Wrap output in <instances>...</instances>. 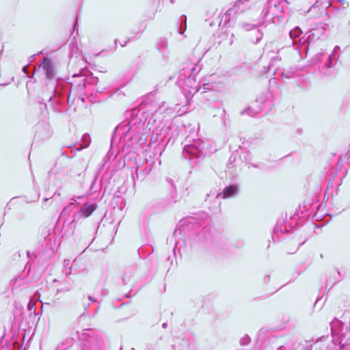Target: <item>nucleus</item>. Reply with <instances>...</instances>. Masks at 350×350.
I'll use <instances>...</instances> for the list:
<instances>
[{"mask_svg": "<svg viewBox=\"0 0 350 350\" xmlns=\"http://www.w3.org/2000/svg\"><path fill=\"white\" fill-rule=\"evenodd\" d=\"M101 187L103 188V196L107 192V185H105L104 183L101 182Z\"/></svg>", "mask_w": 350, "mask_h": 350, "instance_id": "obj_38", "label": "nucleus"}, {"mask_svg": "<svg viewBox=\"0 0 350 350\" xmlns=\"http://www.w3.org/2000/svg\"><path fill=\"white\" fill-rule=\"evenodd\" d=\"M97 204L94 202L84 204L77 213L74 215V220L90 217L96 209Z\"/></svg>", "mask_w": 350, "mask_h": 350, "instance_id": "obj_9", "label": "nucleus"}, {"mask_svg": "<svg viewBox=\"0 0 350 350\" xmlns=\"http://www.w3.org/2000/svg\"><path fill=\"white\" fill-rule=\"evenodd\" d=\"M27 67V66L26 65V66H24L22 68L23 72L25 73L26 72Z\"/></svg>", "mask_w": 350, "mask_h": 350, "instance_id": "obj_53", "label": "nucleus"}, {"mask_svg": "<svg viewBox=\"0 0 350 350\" xmlns=\"http://www.w3.org/2000/svg\"><path fill=\"white\" fill-rule=\"evenodd\" d=\"M327 27L328 24L320 22L314 25L310 31L303 34L302 29L299 26H296L289 31V37L292 40V44L297 46V49H299L300 46L309 42L310 40H312L316 38H319Z\"/></svg>", "mask_w": 350, "mask_h": 350, "instance_id": "obj_4", "label": "nucleus"}, {"mask_svg": "<svg viewBox=\"0 0 350 350\" xmlns=\"http://www.w3.org/2000/svg\"><path fill=\"white\" fill-rule=\"evenodd\" d=\"M89 70L80 68L78 73L72 75L69 83H59L53 90V94L49 98V103L54 112L65 114L74 104L70 100L72 90L81 92L86 87V73Z\"/></svg>", "mask_w": 350, "mask_h": 350, "instance_id": "obj_1", "label": "nucleus"}, {"mask_svg": "<svg viewBox=\"0 0 350 350\" xmlns=\"http://www.w3.org/2000/svg\"><path fill=\"white\" fill-rule=\"evenodd\" d=\"M88 299H89L90 301H92V302H95V301H96V299L94 297H92V296H91V295H89V296L88 297Z\"/></svg>", "mask_w": 350, "mask_h": 350, "instance_id": "obj_44", "label": "nucleus"}, {"mask_svg": "<svg viewBox=\"0 0 350 350\" xmlns=\"http://www.w3.org/2000/svg\"><path fill=\"white\" fill-rule=\"evenodd\" d=\"M66 208H64V210L62 211V214H63L66 211Z\"/></svg>", "mask_w": 350, "mask_h": 350, "instance_id": "obj_61", "label": "nucleus"}, {"mask_svg": "<svg viewBox=\"0 0 350 350\" xmlns=\"http://www.w3.org/2000/svg\"><path fill=\"white\" fill-rule=\"evenodd\" d=\"M167 327V323L165 322L162 324V327L165 329Z\"/></svg>", "mask_w": 350, "mask_h": 350, "instance_id": "obj_51", "label": "nucleus"}, {"mask_svg": "<svg viewBox=\"0 0 350 350\" xmlns=\"http://www.w3.org/2000/svg\"><path fill=\"white\" fill-rule=\"evenodd\" d=\"M40 110H42L43 109H46L47 105L45 103H40Z\"/></svg>", "mask_w": 350, "mask_h": 350, "instance_id": "obj_41", "label": "nucleus"}, {"mask_svg": "<svg viewBox=\"0 0 350 350\" xmlns=\"http://www.w3.org/2000/svg\"><path fill=\"white\" fill-rule=\"evenodd\" d=\"M91 143L90 136L85 133L81 137V142L78 148L75 149L76 151H80L85 148H88Z\"/></svg>", "mask_w": 350, "mask_h": 350, "instance_id": "obj_25", "label": "nucleus"}, {"mask_svg": "<svg viewBox=\"0 0 350 350\" xmlns=\"http://www.w3.org/2000/svg\"><path fill=\"white\" fill-rule=\"evenodd\" d=\"M185 83H186L187 85H189L191 88L197 91L198 85L196 84V83L195 78L191 75V74L190 75V76L188 77Z\"/></svg>", "mask_w": 350, "mask_h": 350, "instance_id": "obj_27", "label": "nucleus"}, {"mask_svg": "<svg viewBox=\"0 0 350 350\" xmlns=\"http://www.w3.org/2000/svg\"><path fill=\"white\" fill-rule=\"evenodd\" d=\"M177 31L180 34H183L187 29V16L185 14L181 15L176 23Z\"/></svg>", "mask_w": 350, "mask_h": 350, "instance_id": "obj_23", "label": "nucleus"}, {"mask_svg": "<svg viewBox=\"0 0 350 350\" xmlns=\"http://www.w3.org/2000/svg\"><path fill=\"white\" fill-rule=\"evenodd\" d=\"M144 126V113L141 112L140 109L134 108L129 112L126 120L116 127L113 135L117 132L118 135L127 137L129 139H132L134 137H139V139L142 140L146 134ZM113 135H112L111 144L113 142Z\"/></svg>", "mask_w": 350, "mask_h": 350, "instance_id": "obj_2", "label": "nucleus"}, {"mask_svg": "<svg viewBox=\"0 0 350 350\" xmlns=\"http://www.w3.org/2000/svg\"><path fill=\"white\" fill-rule=\"evenodd\" d=\"M156 48L159 52L162 55L163 59L167 62L169 59V51L167 49V41L166 38H160L156 43Z\"/></svg>", "mask_w": 350, "mask_h": 350, "instance_id": "obj_13", "label": "nucleus"}, {"mask_svg": "<svg viewBox=\"0 0 350 350\" xmlns=\"http://www.w3.org/2000/svg\"><path fill=\"white\" fill-rule=\"evenodd\" d=\"M175 344L172 345V350H188L190 346L189 340L177 337Z\"/></svg>", "mask_w": 350, "mask_h": 350, "instance_id": "obj_18", "label": "nucleus"}, {"mask_svg": "<svg viewBox=\"0 0 350 350\" xmlns=\"http://www.w3.org/2000/svg\"><path fill=\"white\" fill-rule=\"evenodd\" d=\"M33 307H34L33 304H31V303H29V304H28V310H29L31 311L33 308Z\"/></svg>", "mask_w": 350, "mask_h": 350, "instance_id": "obj_47", "label": "nucleus"}, {"mask_svg": "<svg viewBox=\"0 0 350 350\" xmlns=\"http://www.w3.org/2000/svg\"><path fill=\"white\" fill-rule=\"evenodd\" d=\"M56 194H57L58 196H59V193L55 192V193H54V195H56Z\"/></svg>", "mask_w": 350, "mask_h": 350, "instance_id": "obj_64", "label": "nucleus"}, {"mask_svg": "<svg viewBox=\"0 0 350 350\" xmlns=\"http://www.w3.org/2000/svg\"><path fill=\"white\" fill-rule=\"evenodd\" d=\"M270 279H271L270 275H265V277L263 278L264 283L267 284L270 281Z\"/></svg>", "mask_w": 350, "mask_h": 350, "instance_id": "obj_37", "label": "nucleus"}, {"mask_svg": "<svg viewBox=\"0 0 350 350\" xmlns=\"http://www.w3.org/2000/svg\"><path fill=\"white\" fill-rule=\"evenodd\" d=\"M49 199H50V198H45L44 199V202H47Z\"/></svg>", "mask_w": 350, "mask_h": 350, "instance_id": "obj_59", "label": "nucleus"}, {"mask_svg": "<svg viewBox=\"0 0 350 350\" xmlns=\"http://www.w3.org/2000/svg\"><path fill=\"white\" fill-rule=\"evenodd\" d=\"M250 341H251L250 337L247 334H246L240 339L239 343L241 345L243 346V345H248L250 342Z\"/></svg>", "mask_w": 350, "mask_h": 350, "instance_id": "obj_31", "label": "nucleus"}, {"mask_svg": "<svg viewBox=\"0 0 350 350\" xmlns=\"http://www.w3.org/2000/svg\"><path fill=\"white\" fill-rule=\"evenodd\" d=\"M195 70V68L193 66L192 68L191 69V71H194Z\"/></svg>", "mask_w": 350, "mask_h": 350, "instance_id": "obj_62", "label": "nucleus"}, {"mask_svg": "<svg viewBox=\"0 0 350 350\" xmlns=\"http://www.w3.org/2000/svg\"><path fill=\"white\" fill-rule=\"evenodd\" d=\"M348 162H349V163L350 164V154H349V157H348Z\"/></svg>", "mask_w": 350, "mask_h": 350, "instance_id": "obj_60", "label": "nucleus"}, {"mask_svg": "<svg viewBox=\"0 0 350 350\" xmlns=\"http://www.w3.org/2000/svg\"><path fill=\"white\" fill-rule=\"evenodd\" d=\"M276 350H294V349L290 345L286 344L285 345H279L277 347Z\"/></svg>", "mask_w": 350, "mask_h": 350, "instance_id": "obj_33", "label": "nucleus"}, {"mask_svg": "<svg viewBox=\"0 0 350 350\" xmlns=\"http://www.w3.org/2000/svg\"><path fill=\"white\" fill-rule=\"evenodd\" d=\"M301 69L297 67H290L288 69H285L282 71L281 76L285 79H292L294 77H298L302 75L301 73Z\"/></svg>", "mask_w": 350, "mask_h": 350, "instance_id": "obj_16", "label": "nucleus"}, {"mask_svg": "<svg viewBox=\"0 0 350 350\" xmlns=\"http://www.w3.org/2000/svg\"><path fill=\"white\" fill-rule=\"evenodd\" d=\"M312 345H308L306 347V350H310L312 349Z\"/></svg>", "mask_w": 350, "mask_h": 350, "instance_id": "obj_52", "label": "nucleus"}, {"mask_svg": "<svg viewBox=\"0 0 350 350\" xmlns=\"http://www.w3.org/2000/svg\"><path fill=\"white\" fill-rule=\"evenodd\" d=\"M340 50V47L338 46H336L334 48V50L332 51V53H333L334 55L337 53L338 51Z\"/></svg>", "mask_w": 350, "mask_h": 350, "instance_id": "obj_43", "label": "nucleus"}, {"mask_svg": "<svg viewBox=\"0 0 350 350\" xmlns=\"http://www.w3.org/2000/svg\"><path fill=\"white\" fill-rule=\"evenodd\" d=\"M75 202H76V200H74V202H70L69 205H70V206L73 205V204H75Z\"/></svg>", "mask_w": 350, "mask_h": 350, "instance_id": "obj_58", "label": "nucleus"}, {"mask_svg": "<svg viewBox=\"0 0 350 350\" xmlns=\"http://www.w3.org/2000/svg\"><path fill=\"white\" fill-rule=\"evenodd\" d=\"M118 193H119V191H116L114 193L113 198L110 202L111 206L114 209L122 210L126 205V202L120 195H118Z\"/></svg>", "mask_w": 350, "mask_h": 350, "instance_id": "obj_17", "label": "nucleus"}, {"mask_svg": "<svg viewBox=\"0 0 350 350\" xmlns=\"http://www.w3.org/2000/svg\"><path fill=\"white\" fill-rule=\"evenodd\" d=\"M96 178H94V179L92 180V183H91V185L90 187V194H92L94 193L96 191H94V185L96 184Z\"/></svg>", "mask_w": 350, "mask_h": 350, "instance_id": "obj_35", "label": "nucleus"}, {"mask_svg": "<svg viewBox=\"0 0 350 350\" xmlns=\"http://www.w3.org/2000/svg\"><path fill=\"white\" fill-rule=\"evenodd\" d=\"M70 273H71V267L69 268V271L66 272V274L69 275V274H70Z\"/></svg>", "mask_w": 350, "mask_h": 350, "instance_id": "obj_57", "label": "nucleus"}, {"mask_svg": "<svg viewBox=\"0 0 350 350\" xmlns=\"http://www.w3.org/2000/svg\"><path fill=\"white\" fill-rule=\"evenodd\" d=\"M240 26L246 31H251V32L254 30V28H257L256 25H252L250 23H243L240 24Z\"/></svg>", "mask_w": 350, "mask_h": 350, "instance_id": "obj_30", "label": "nucleus"}, {"mask_svg": "<svg viewBox=\"0 0 350 350\" xmlns=\"http://www.w3.org/2000/svg\"><path fill=\"white\" fill-rule=\"evenodd\" d=\"M77 338L82 341V350H101L104 342L102 338L98 336L93 329H87L81 334L76 332Z\"/></svg>", "mask_w": 350, "mask_h": 350, "instance_id": "obj_5", "label": "nucleus"}, {"mask_svg": "<svg viewBox=\"0 0 350 350\" xmlns=\"http://www.w3.org/2000/svg\"><path fill=\"white\" fill-rule=\"evenodd\" d=\"M129 39L127 41H125V42H124V44H120V45H121L122 46H126V44H127V42H128V41H129Z\"/></svg>", "mask_w": 350, "mask_h": 350, "instance_id": "obj_56", "label": "nucleus"}, {"mask_svg": "<svg viewBox=\"0 0 350 350\" xmlns=\"http://www.w3.org/2000/svg\"><path fill=\"white\" fill-rule=\"evenodd\" d=\"M323 55L324 53L322 52L316 54L312 59L313 63L315 64L317 62H321Z\"/></svg>", "mask_w": 350, "mask_h": 350, "instance_id": "obj_32", "label": "nucleus"}, {"mask_svg": "<svg viewBox=\"0 0 350 350\" xmlns=\"http://www.w3.org/2000/svg\"><path fill=\"white\" fill-rule=\"evenodd\" d=\"M330 284H332V286L334 284V282H332V280H331V278H329L327 282H326V286H327L328 285H329Z\"/></svg>", "mask_w": 350, "mask_h": 350, "instance_id": "obj_45", "label": "nucleus"}, {"mask_svg": "<svg viewBox=\"0 0 350 350\" xmlns=\"http://www.w3.org/2000/svg\"><path fill=\"white\" fill-rule=\"evenodd\" d=\"M147 350H156V347L154 345L148 344L146 346Z\"/></svg>", "mask_w": 350, "mask_h": 350, "instance_id": "obj_39", "label": "nucleus"}, {"mask_svg": "<svg viewBox=\"0 0 350 350\" xmlns=\"http://www.w3.org/2000/svg\"><path fill=\"white\" fill-rule=\"evenodd\" d=\"M288 230L287 229L286 225L284 224V221L283 219H279L277 220V222L273 229L272 233V239H273V236L276 235L279 233L284 234L287 232Z\"/></svg>", "mask_w": 350, "mask_h": 350, "instance_id": "obj_20", "label": "nucleus"}, {"mask_svg": "<svg viewBox=\"0 0 350 350\" xmlns=\"http://www.w3.org/2000/svg\"><path fill=\"white\" fill-rule=\"evenodd\" d=\"M325 340H329V338L328 336H322L321 338H319L317 340V342H318V341H325Z\"/></svg>", "mask_w": 350, "mask_h": 350, "instance_id": "obj_40", "label": "nucleus"}, {"mask_svg": "<svg viewBox=\"0 0 350 350\" xmlns=\"http://www.w3.org/2000/svg\"><path fill=\"white\" fill-rule=\"evenodd\" d=\"M122 281L124 283L126 284L127 281L129 280V278H126L125 277H122Z\"/></svg>", "mask_w": 350, "mask_h": 350, "instance_id": "obj_50", "label": "nucleus"}, {"mask_svg": "<svg viewBox=\"0 0 350 350\" xmlns=\"http://www.w3.org/2000/svg\"><path fill=\"white\" fill-rule=\"evenodd\" d=\"M213 150L208 140L202 139H191L187 137L185 139L183 155L188 159L192 167L200 165L205 158L209 156Z\"/></svg>", "mask_w": 350, "mask_h": 350, "instance_id": "obj_3", "label": "nucleus"}, {"mask_svg": "<svg viewBox=\"0 0 350 350\" xmlns=\"http://www.w3.org/2000/svg\"><path fill=\"white\" fill-rule=\"evenodd\" d=\"M51 135V126L48 122H39L35 126V139L44 140Z\"/></svg>", "mask_w": 350, "mask_h": 350, "instance_id": "obj_7", "label": "nucleus"}, {"mask_svg": "<svg viewBox=\"0 0 350 350\" xmlns=\"http://www.w3.org/2000/svg\"><path fill=\"white\" fill-rule=\"evenodd\" d=\"M236 161V155H231L228 159V164H232Z\"/></svg>", "mask_w": 350, "mask_h": 350, "instance_id": "obj_36", "label": "nucleus"}, {"mask_svg": "<svg viewBox=\"0 0 350 350\" xmlns=\"http://www.w3.org/2000/svg\"><path fill=\"white\" fill-rule=\"evenodd\" d=\"M203 89L204 90L201 92L203 95V98L208 101H214L217 99V92L213 90L212 85L208 83H204L202 87H200L199 90Z\"/></svg>", "mask_w": 350, "mask_h": 350, "instance_id": "obj_12", "label": "nucleus"}, {"mask_svg": "<svg viewBox=\"0 0 350 350\" xmlns=\"http://www.w3.org/2000/svg\"><path fill=\"white\" fill-rule=\"evenodd\" d=\"M284 3H288L287 0H268L261 12L262 18L273 21L275 16L284 12Z\"/></svg>", "mask_w": 350, "mask_h": 350, "instance_id": "obj_6", "label": "nucleus"}, {"mask_svg": "<svg viewBox=\"0 0 350 350\" xmlns=\"http://www.w3.org/2000/svg\"><path fill=\"white\" fill-rule=\"evenodd\" d=\"M337 2H340L341 5H342L343 3H346L345 0H336Z\"/></svg>", "mask_w": 350, "mask_h": 350, "instance_id": "obj_55", "label": "nucleus"}, {"mask_svg": "<svg viewBox=\"0 0 350 350\" xmlns=\"http://www.w3.org/2000/svg\"><path fill=\"white\" fill-rule=\"evenodd\" d=\"M166 135L165 137L167 139L166 146L173 145L179 135V127L178 126H171L166 128Z\"/></svg>", "mask_w": 350, "mask_h": 350, "instance_id": "obj_10", "label": "nucleus"}, {"mask_svg": "<svg viewBox=\"0 0 350 350\" xmlns=\"http://www.w3.org/2000/svg\"><path fill=\"white\" fill-rule=\"evenodd\" d=\"M239 192V186L235 184H232L226 186L222 192L217 194V198L222 197V198H229L236 196Z\"/></svg>", "mask_w": 350, "mask_h": 350, "instance_id": "obj_14", "label": "nucleus"}, {"mask_svg": "<svg viewBox=\"0 0 350 350\" xmlns=\"http://www.w3.org/2000/svg\"><path fill=\"white\" fill-rule=\"evenodd\" d=\"M260 111H261V107H260L258 109H256V110H253L251 107H247V109H245L243 111H242L241 112V114H242V115L247 114L249 116H254V114L258 113Z\"/></svg>", "mask_w": 350, "mask_h": 350, "instance_id": "obj_29", "label": "nucleus"}, {"mask_svg": "<svg viewBox=\"0 0 350 350\" xmlns=\"http://www.w3.org/2000/svg\"><path fill=\"white\" fill-rule=\"evenodd\" d=\"M258 102H260V103H263V100L262 98H260V100H259L258 99L256 100L255 103H258Z\"/></svg>", "mask_w": 350, "mask_h": 350, "instance_id": "obj_54", "label": "nucleus"}, {"mask_svg": "<svg viewBox=\"0 0 350 350\" xmlns=\"http://www.w3.org/2000/svg\"><path fill=\"white\" fill-rule=\"evenodd\" d=\"M263 332V329H260L259 333H262Z\"/></svg>", "mask_w": 350, "mask_h": 350, "instance_id": "obj_63", "label": "nucleus"}, {"mask_svg": "<svg viewBox=\"0 0 350 350\" xmlns=\"http://www.w3.org/2000/svg\"><path fill=\"white\" fill-rule=\"evenodd\" d=\"M105 90V88H96V92H99V93H101L103 92V90Z\"/></svg>", "mask_w": 350, "mask_h": 350, "instance_id": "obj_46", "label": "nucleus"}, {"mask_svg": "<svg viewBox=\"0 0 350 350\" xmlns=\"http://www.w3.org/2000/svg\"><path fill=\"white\" fill-rule=\"evenodd\" d=\"M79 99H80L81 100V102H83V103H85V98L82 96H79Z\"/></svg>", "mask_w": 350, "mask_h": 350, "instance_id": "obj_49", "label": "nucleus"}, {"mask_svg": "<svg viewBox=\"0 0 350 350\" xmlns=\"http://www.w3.org/2000/svg\"><path fill=\"white\" fill-rule=\"evenodd\" d=\"M87 308H88V306H85V307H84V311H83V312L82 314H81L78 317V320H79V321H80V320H81V319L83 317H84L85 313V312H86V311H87Z\"/></svg>", "mask_w": 350, "mask_h": 350, "instance_id": "obj_42", "label": "nucleus"}, {"mask_svg": "<svg viewBox=\"0 0 350 350\" xmlns=\"http://www.w3.org/2000/svg\"><path fill=\"white\" fill-rule=\"evenodd\" d=\"M151 168L149 165H146V166H137L135 174L132 175V178L134 182V185L135 184V181L139 180L142 182L144 180L146 177L149 174Z\"/></svg>", "mask_w": 350, "mask_h": 350, "instance_id": "obj_11", "label": "nucleus"}, {"mask_svg": "<svg viewBox=\"0 0 350 350\" xmlns=\"http://www.w3.org/2000/svg\"><path fill=\"white\" fill-rule=\"evenodd\" d=\"M40 66L42 68L46 79L51 80L55 77L56 71L54 64L48 57L43 58Z\"/></svg>", "mask_w": 350, "mask_h": 350, "instance_id": "obj_8", "label": "nucleus"}, {"mask_svg": "<svg viewBox=\"0 0 350 350\" xmlns=\"http://www.w3.org/2000/svg\"><path fill=\"white\" fill-rule=\"evenodd\" d=\"M336 62V59L335 57V55H334L333 53H331L327 57V61L325 63L323 68L328 69V68H333L335 66Z\"/></svg>", "mask_w": 350, "mask_h": 350, "instance_id": "obj_26", "label": "nucleus"}, {"mask_svg": "<svg viewBox=\"0 0 350 350\" xmlns=\"http://www.w3.org/2000/svg\"><path fill=\"white\" fill-rule=\"evenodd\" d=\"M72 26H73V31H72V33H71V36H73L74 32H75V31H77V33H76V34H77V35L78 34V21H77V18H75V21H74V23H73Z\"/></svg>", "mask_w": 350, "mask_h": 350, "instance_id": "obj_34", "label": "nucleus"}, {"mask_svg": "<svg viewBox=\"0 0 350 350\" xmlns=\"http://www.w3.org/2000/svg\"><path fill=\"white\" fill-rule=\"evenodd\" d=\"M347 3H343L340 5H331V14L332 16L342 18L347 14Z\"/></svg>", "mask_w": 350, "mask_h": 350, "instance_id": "obj_15", "label": "nucleus"}, {"mask_svg": "<svg viewBox=\"0 0 350 350\" xmlns=\"http://www.w3.org/2000/svg\"><path fill=\"white\" fill-rule=\"evenodd\" d=\"M99 81V79L97 77L92 76L91 73V76H88L86 75V85H96Z\"/></svg>", "mask_w": 350, "mask_h": 350, "instance_id": "obj_28", "label": "nucleus"}, {"mask_svg": "<svg viewBox=\"0 0 350 350\" xmlns=\"http://www.w3.org/2000/svg\"><path fill=\"white\" fill-rule=\"evenodd\" d=\"M80 55V49L78 46L76 36H73L71 38V41L69 44V57L70 58H77Z\"/></svg>", "mask_w": 350, "mask_h": 350, "instance_id": "obj_19", "label": "nucleus"}, {"mask_svg": "<svg viewBox=\"0 0 350 350\" xmlns=\"http://www.w3.org/2000/svg\"><path fill=\"white\" fill-rule=\"evenodd\" d=\"M263 32L261 29L254 28V30L250 34V40L254 44H258L263 37Z\"/></svg>", "mask_w": 350, "mask_h": 350, "instance_id": "obj_21", "label": "nucleus"}, {"mask_svg": "<svg viewBox=\"0 0 350 350\" xmlns=\"http://www.w3.org/2000/svg\"><path fill=\"white\" fill-rule=\"evenodd\" d=\"M166 181L170 186L169 191H170L171 198L172 200H174V203H175L176 202V198L177 196V191H176L175 182L173 179H172L171 178H168V177L166 178Z\"/></svg>", "mask_w": 350, "mask_h": 350, "instance_id": "obj_24", "label": "nucleus"}, {"mask_svg": "<svg viewBox=\"0 0 350 350\" xmlns=\"http://www.w3.org/2000/svg\"><path fill=\"white\" fill-rule=\"evenodd\" d=\"M241 159L243 161H244L249 167L252 166L255 168H260L261 165L260 164H256L254 163H252L251 161L252 160V154L250 151H244L242 152V154L240 155Z\"/></svg>", "mask_w": 350, "mask_h": 350, "instance_id": "obj_22", "label": "nucleus"}, {"mask_svg": "<svg viewBox=\"0 0 350 350\" xmlns=\"http://www.w3.org/2000/svg\"><path fill=\"white\" fill-rule=\"evenodd\" d=\"M333 274H334V276L335 275H340V272H339V271L336 269V270L334 271Z\"/></svg>", "mask_w": 350, "mask_h": 350, "instance_id": "obj_48", "label": "nucleus"}]
</instances>
